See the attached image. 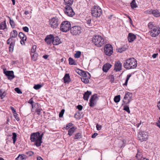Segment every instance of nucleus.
I'll return each mask as SVG.
<instances>
[{
	"mask_svg": "<svg viewBox=\"0 0 160 160\" xmlns=\"http://www.w3.org/2000/svg\"><path fill=\"white\" fill-rule=\"evenodd\" d=\"M149 29V34L152 37L158 36L160 33V28L156 26L154 23L150 22L148 24Z\"/></svg>",
	"mask_w": 160,
	"mask_h": 160,
	"instance_id": "f257e3e1",
	"label": "nucleus"
},
{
	"mask_svg": "<svg viewBox=\"0 0 160 160\" xmlns=\"http://www.w3.org/2000/svg\"><path fill=\"white\" fill-rule=\"evenodd\" d=\"M30 140L32 142H34V145L37 147L40 146L42 142V137L40 136L39 132L32 133L30 135Z\"/></svg>",
	"mask_w": 160,
	"mask_h": 160,
	"instance_id": "f03ea898",
	"label": "nucleus"
},
{
	"mask_svg": "<svg viewBox=\"0 0 160 160\" xmlns=\"http://www.w3.org/2000/svg\"><path fill=\"white\" fill-rule=\"evenodd\" d=\"M136 60L134 58H131L126 60L123 64L124 67L127 69L135 68L137 66Z\"/></svg>",
	"mask_w": 160,
	"mask_h": 160,
	"instance_id": "7ed1b4c3",
	"label": "nucleus"
},
{
	"mask_svg": "<svg viewBox=\"0 0 160 160\" xmlns=\"http://www.w3.org/2000/svg\"><path fill=\"white\" fill-rule=\"evenodd\" d=\"M92 40L93 43L97 47H101L105 43L103 37L99 35L94 36Z\"/></svg>",
	"mask_w": 160,
	"mask_h": 160,
	"instance_id": "20e7f679",
	"label": "nucleus"
},
{
	"mask_svg": "<svg viewBox=\"0 0 160 160\" xmlns=\"http://www.w3.org/2000/svg\"><path fill=\"white\" fill-rule=\"evenodd\" d=\"M102 13V11L99 7L94 6L92 8L91 14L92 16L96 18L99 17Z\"/></svg>",
	"mask_w": 160,
	"mask_h": 160,
	"instance_id": "39448f33",
	"label": "nucleus"
},
{
	"mask_svg": "<svg viewBox=\"0 0 160 160\" xmlns=\"http://www.w3.org/2000/svg\"><path fill=\"white\" fill-rule=\"evenodd\" d=\"M71 24L68 21H64L61 24L60 30L63 32H66L68 31L71 28Z\"/></svg>",
	"mask_w": 160,
	"mask_h": 160,
	"instance_id": "423d86ee",
	"label": "nucleus"
},
{
	"mask_svg": "<svg viewBox=\"0 0 160 160\" xmlns=\"http://www.w3.org/2000/svg\"><path fill=\"white\" fill-rule=\"evenodd\" d=\"M60 23L59 19L56 17L52 18L49 20V25L53 29L57 28Z\"/></svg>",
	"mask_w": 160,
	"mask_h": 160,
	"instance_id": "0eeeda50",
	"label": "nucleus"
},
{
	"mask_svg": "<svg viewBox=\"0 0 160 160\" xmlns=\"http://www.w3.org/2000/svg\"><path fill=\"white\" fill-rule=\"evenodd\" d=\"M132 93L127 92L125 94L123 102L126 105H127L132 100Z\"/></svg>",
	"mask_w": 160,
	"mask_h": 160,
	"instance_id": "6e6552de",
	"label": "nucleus"
},
{
	"mask_svg": "<svg viewBox=\"0 0 160 160\" xmlns=\"http://www.w3.org/2000/svg\"><path fill=\"white\" fill-rule=\"evenodd\" d=\"M138 139L141 142L146 141L148 137V134L147 132L143 131L140 132L138 136Z\"/></svg>",
	"mask_w": 160,
	"mask_h": 160,
	"instance_id": "1a4fd4ad",
	"label": "nucleus"
},
{
	"mask_svg": "<svg viewBox=\"0 0 160 160\" xmlns=\"http://www.w3.org/2000/svg\"><path fill=\"white\" fill-rule=\"evenodd\" d=\"M104 52L105 54L109 56H110L113 53V48L110 44H106L104 47Z\"/></svg>",
	"mask_w": 160,
	"mask_h": 160,
	"instance_id": "9d476101",
	"label": "nucleus"
},
{
	"mask_svg": "<svg viewBox=\"0 0 160 160\" xmlns=\"http://www.w3.org/2000/svg\"><path fill=\"white\" fill-rule=\"evenodd\" d=\"M64 12L69 17H72L75 14L74 12L70 6H66Z\"/></svg>",
	"mask_w": 160,
	"mask_h": 160,
	"instance_id": "9b49d317",
	"label": "nucleus"
},
{
	"mask_svg": "<svg viewBox=\"0 0 160 160\" xmlns=\"http://www.w3.org/2000/svg\"><path fill=\"white\" fill-rule=\"evenodd\" d=\"M81 30L80 27L74 26L71 28V33L73 35H76L81 33Z\"/></svg>",
	"mask_w": 160,
	"mask_h": 160,
	"instance_id": "f8f14e48",
	"label": "nucleus"
},
{
	"mask_svg": "<svg viewBox=\"0 0 160 160\" xmlns=\"http://www.w3.org/2000/svg\"><path fill=\"white\" fill-rule=\"evenodd\" d=\"M98 99L97 95L95 94L92 95L89 100V106L91 107L94 106L95 104V102Z\"/></svg>",
	"mask_w": 160,
	"mask_h": 160,
	"instance_id": "ddd939ff",
	"label": "nucleus"
},
{
	"mask_svg": "<svg viewBox=\"0 0 160 160\" xmlns=\"http://www.w3.org/2000/svg\"><path fill=\"white\" fill-rule=\"evenodd\" d=\"M4 73L7 76L8 79L11 80L14 78L13 72L12 71H6V69H4Z\"/></svg>",
	"mask_w": 160,
	"mask_h": 160,
	"instance_id": "4468645a",
	"label": "nucleus"
},
{
	"mask_svg": "<svg viewBox=\"0 0 160 160\" xmlns=\"http://www.w3.org/2000/svg\"><path fill=\"white\" fill-rule=\"evenodd\" d=\"M45 41L48 44H50L54 42V37L52 34L47 35L45 39Z\"/></svg>",
	"mask_w": 160,
	"mask_h": 160,
	"instance_id": "2eb2a0df",
	"label": "nucleus"
},
{
	"mask_svg": "<svg viewBox=\"0 0 160 160\" xmlns=\"http://www.w3.org/2000/svg\"><path fill=\"white\" fill-rule=\"evenodd\" d=\"M122 64L119 61L115 62L114 70L116 72L119 71L122 69Z\"/></svg>",
	"mask_w": 160,
	"mask_h": 160,
	"instance_id": "dca6fc26",
	"label": "nucleus"
},
{
	"mask_svg": "<svg viewBox=\"0 0 160 160\" xmlns=\"http://www.w3.org/2000/svg\"><path fill=\"white\" fill-rule=\"evenodd\" d=\"M149 13L152 14L153 16L156 17H158L160 16V12L157 10H151L149 11Z\"/></svg>",
	"mask_w": 160,
	"mask_h": 160,
	"instance_id": "f3484780",
	"label": "nucleus"
},
{
	"mask_svg": "<svg viewBox=\"0 0 160 160\" xmlns=\"http://www.w3.org/2000/svg\"><path fill=\"white\" fill-rule=\"evenodd\" d=\"M136 36L134 34L130 33L128 36V39L129 42H132L136 39Z\"/></svg>",
	"mask_w": 160,
	"mask_h": 160,
	"instance_id": "a211bd4d",
	"label": "nucleus"
},
{
	"mask_svg": "<svg viewBox=\"0 0 160 160\" xmlns=\"http://www.w3.org/2000/svg\"><path fill=\"white\" fill-rule=\"evenodd\" d=\"M112 65L109 63H107L104 64L102 68L103 71L104 72H107L111 67Z\"/></svg>",
	"mask_w": 160,
	"mask_h": 160,
	"instance_id": "6ab92c4d",
	"label": "nucleus"
},
{
	"mask_svg": "<svg viewBox=\"0 0 160 160\" xmlns=\"http://www.w3.org/2000/svg\"><path fill=\"white\" fill-rule=\"evenodd\" d=\"M92 94L91 91H87L83 95V98L84 100L88 101L89 97Z\"/></svg>",
	"mask_w": 160,
	"mask_h": 160,
	"instance_id": "aec40b11",
	"label": "nucleus"
},
{
	"mask_svg": "<svg viewBox=\"0 0 160 160\" xmlns=\"http://www.w3.org/2000/svg\"><path fill=\"white\" fill-rule=\"evenodd\" d=\"M63 79L65 83H69L70 82L71 80L69 74H65L63 78Z\"/></svg>",
	"mask_w": 160,
	"mask_h": 160,
	"instance_id": "412c9836",
	"label": "nucleus"
},
{
	"mask_svg": "<svg viewBox=\"0 0 160 160\" xmlns=\"http://www.w3.org/2000/svg\"><path fill=\"white\" fill-rule=\"evenodd\" d=\"M80 76L83 77V78L88 77L89 78H90V75L89 73L82 70Z\"/></svg>",
	"mask_w": 160,
	"mask_h": 160,
	"instance_id": "4be33fe9",
	"label": "nucleus"
},
{
	"mask_svg": "<svg viewBox=\"0 0 160 160\" xmlns=\"http://www.w3.org/2000/svg\"><path fill=\"white\" fill-rule=\"evenodd\" d=\"M32 60L35 61H36L38 58V54L37 53H34L32 54H31Z\"/></svg>",
	"mask_w": 160,
	"mask_h": 160,
	"instance_id": "5701e85b",
	"label": "nucleus"
},
{
	"mask_svg": "<svg viewBox=\"0 0 160 160\" xmlns=\"http://www.w3.org/2000/svg\"><path fill=\"white\" fill-rule=\"evenodd\" d=\"M76 129V128L74 127L71 128L68 131V135L70 136H72L74 132Z\"/></svg>",
	"mask_w": 160,
	"mask_h": 160,
	"instance_id": "b1692460",
	"label": "nucleus"
},
{
	"mask_svg": "<svg viewBox=\"0 0 160 160\" xmlns=\"http://www.w3.org/2000/svg\"><path fill=\"white\" fill-rule=\"evenodd\" d=\"M65 4L66 6H70L73 3V0H64Z\"/></svg>",
	"mask_w": 160,
	"mask_h": 160,
	"instance_id": "393cba45",
	"label": "nucleus"
},
{
	"mask_svg": "<svg viewBox=\"0 0 160 160\" xmlns=\"http://www.w3.org/2000/svg\"><path fill=\"white\" fill-rule=\"evenodd\" d=\"M55 42H54H54H53L54 45H57L61 43L60 39L57 37L55 38Z\"/></svg>",
	"mask_w": 160,
	"mask_h": 160,
	"instance_id": "a878e982",
	"label": "nucleus"
},
{
	"mask_svg": "<svg viewBox=\"0 0 160 160\" xmlns=\"http://www.w3.org/2000/svg\"><path fill=\"white\" fill-rule=\"evenodd\" d=\"M69 64L70 65H76L77 64V63L72 58L70 57L69 58Z\"/></svg>",
	"mask_w": 160,
	"mask_h": 160,
	"instance_id": "bb28decb",
	"label": "nucleus"
},
{
	"mask_svg": "<svg viewBox=\"0 0 160 160\" xmlns=\"http://www.w3.org/2000/svg\"><path fill=\"white\" fill-rule=\"evenodd\" d=\"M82 136L80 133H78L76 134L74 137V139H79L82 138Z\"/></svg>",
	"mask_w": 160,
	"mask_h": 160,
	"instance_id": "cd10ccee",
	"label": "nucleus"
},
{
	"mask_svg": "<svg viewBox=\"0 0 160 160\" xmlns=\"http://www.w3.org/2000/svg\"><path fill=\"white\" fill-rule=\"evenodd\" d=\"M18 35L17 31L15 30H13L11 32L10 35L12 38H15Z\"/></svg>",
	"mask_w": 160,
	"mask_h": 160,
	"instance_id": "c85d7f7f",
	"label": "nucleus"
},
{
	"mask_svg": "<svg viewBox=\"0 0 160 160\" xmlns=\"http://www.w3.org/2000/svg\"><path fill=\"white\" fill-rule=\"evenodd\" d=\"M6 27V25L5 21L3 22H2L0 24V28L1 29L4 30L5 29Z\"/></svg>",
	"mask_w": 160,
	"mask_h": 160,
	"instance_id": "c756f323",
	"label": "nucleus"
},
{
	"mask_svg": "<svg viewBox=\"0 0 160 160\" xmlns=\"http://www.w3.org/2000/svg\"><path fill=\"white\" fill-rule=\"evenodd\" d=\"M127 48L124 47H122L117 49V51L119 52L122 53L126 50Z\"/></svg>",
	"mask_w": 160,
	"mask_h": 160,
	"instance_id": "7c9ffc66",
	"label": "nucleus"
},
{
	"mask_svg": "<svg viewBox=\"0 0 160 160\" xmlns=\"http://www.w3.org/2000/svg\"><path fill=\"white\" fill-rule=\"evenodd\" d=\"M132 8H136L137 7L135 0H132L130 3Z\"/></svg>",
	"mask_w": 160,
	"mask_h": 160,
	"instance_id": "2f4dec72",
	"label": "nucleus"
},
{
	"mask_svg": "<svg viewBox=\"0 0 160 160\" xmlns=\"http://www.w3.org/2000/svg\"><path fill=\"white\" fill-rule=\"evenodd\" d=\"M88 77L82 78H81V80L82 82L85 83H88L89 82V80Z\"/></svg>",
	"mask_w": 160,
	"mask_h": 160,
	"instance_id": "473e14b6",
	"label": "nucleus"
},
{
	"mask_svg": "<svg viewBox=\"0 0 160 160\" xmlns=\"http://www.w3.org/2000/svg\"><path fill=\"white\" fill-rule=\"evenodd\" d=\"M120 99V95H118L115 97L114 98V101L115 102H119Z\"/></svg>",
	"mask_w": 160,
	"mask_h": 160,
	"instance_id": "72a5a7b5",
	"label": "nucleus"
},
{
	"mask_svg": "<svg viewBox=\"0 0 160 160\" xmlns=\"http://www.w3.org/2000/svg\"><path fill=\"white\" fill-rule=\"evenodd\" d=\"M6 95V93L5 91H3L1 90H0V97L2 99Z\"/></svg>",
	"mask_w": 160,
	"mask_h": 160,
	"instance_id": "f704fd0d",
	"label": "nucleus"
},
{
	"mask_svg": "<svg viewBox=\"0 0 160 160\" xmlns=\"http://www.w3.org/2000/svg\"><path fill=\"white\" fill-rule=\"evenodd\" d=\"M37 48V46L36 45H33L32 46V48L31 49V54L34 53L36 52V49Z\"/></svg>",
	"mask_w": 160,
	"mask_h": 160,
	"instance_id": "c9c22d12",
	"label": "nucleus"
},
{
	"mask_svg": "<svg viewBox=\"0 0 160 160\" xmlns=\"http://www.w3.org/2000/svg\"><path fill=\"white\" fill-rule=\"evenodd\" d=\"M123 110L127 112L128 113H130V110L128 106L126 104L124 106Z\"/></svg>",
	"mask_w": 160,
	"mask_h": 160,
	"instance_id": "e433bc0d",
	"label": "nucleus"
},
{
	"mask_svg": "<svg viewBox=\"0 0 160 160\" xmlns=\"http://www.w3.org/2000/svg\"><path fill=\"white\" fill-rule=\"evenodd\" d=\"M22 35H21V41H26L27 39V37L26 36H24V34L22 32H21Z\"/></svg>",
	"mask_w": 160,
	"mask_h": 160,
	"instance_id": "4c0bfd02",
	"label": "nucleus"
},
{
	"mask_svg": "<svg viewBox=\"0 0 160 160\" xmlns=\"http://www.w3.org/2000/svg\"><path fill=\"white\" fill-rule=\"evenodd\" d=\"M12 139H13V142L14 144L16 140L17 134L15 132H13L12 133Z\"/></svg>",
	"mask_w": 160,
	"mask_h": 160,
	"instance_id": "58836bf2",
	"label": "nucleus"
},
{
	"mask_svg": "<svg viewBox=\"0 0 160 160\" xmlns=\"http://www.w3.org/2000/svg\"><path fill=\"white\" fill-rule=\"evenodd\" d=\"M131 75L130 74L128 75L127 76V78L125 81V82L123 84V85H127L128 80L129 78L131 77Z\"/></svg>",
	"mask_w": 160,
	"mask_h": 160,
	"instance_id": "ea45409f",
	"label": "nucleus"
},
{
	"mask_svg": "<svg viewBox=\"0 0 160 160\" xmlns=\"http://www.w3.org/2000/svg\"><path fill=\"white\" fill-rule=\"evenodd\" d=\"M81 55V52L78 51H77L76 53L75 54L74 57L76 58H79Z\"/></svg>",
	"mask_w": 160,
	"mask_h": 160,
	"instance_id": "a19ab883",
	"label": "nucleus"
},
{
	"mask_svg": "<svg viewBox=\"0 0 160 160\" xmlns=\"http://www.w3.org/2000/svg\"><path fill=\"white\" fill-rule=\"evenodd\" d=\"M42 87V86L39 84L35 85L34 87L33 88L36 90H38L40 88Z\"/></svg>",
	"mask_w": 160,
	"mask_h": 160,
	"instance_id": "79ce46f5",
	"label": "nucleus"
},
{
	"mask_svg": "<svg viewBox=\"0 0 160 160\" xmlns=\"http://www.w3.org/2000/svg\"><path fill=\"white\" fill-rule=\"evenodd\" d=\"M13 49V42L11 43L9 47V51L10 52H12Z\"/></svg>",
	"mask_w": 160,
	"mask_h": 160,
	"instance_id": "37998d69",
	"label": "nucleus"
},
{
	"mask_svg": "<svg viewBox=\"0 0 160 160\" xmlns=\"http://www.w3.org/2000/svg\"><path fill=\"white\" fill-rule=\"evenodd\" d=\"M72 125L73 124L72 123L70 122L66 125L65 128L66 129H68L70 127L72 126Z\"/></svg>",
	"mask_w": 160,
	"mask_h": 160,
	"instance_id": "c03bdc74",
	"label": "nucleus"
},
{
	"mask_svg": "<svg viewBox=\"0 0 160 160\" xmlns=\"http://www.w3.org/2000/svg\"><path fill=\"white\" fill-rule=\"evenodd\" d=\"M64 112V109H62L61 110V111L60 112L59 114V117L60 118H61L63 116Z\"/></svg>",
	"mask_w": 160,
	"mask_h": 160,
	"instance_id": "a18cd8bd",
	"label": "nucleus"
},
{
	"mask_svg": "<svg viewBox=\"0 0 160 160\" xmlns=\"http://www.w3.org/2000/svg\"><path fill=\"white\" fill-rule=\"evenodd\" d=\"M42 109L40 108H37L36 110V112L38 115H40L41 113V111H42Z\"/></svg>",
	"mask_w": 160,
	"mask_h": 160,
	"instance_id": "49530a36",
	"label": "nucleus"
},
{
	"mask_svg": "<svg viewBox=\"0 0 160 160\" xmlns=\"http://www.w3.org/2000/svg\"><path fill=\"white\" fill-rule=\"evenodd\" d=\"M27 158V156L24 154H21V160L25 159Z\"/></svg>",
	"mask_w": 160,
	"mask_h": 160,
	"instance_id": "de8ad7c7",
	"label": "nucleus"
},
{
	"mask_svg": "<svg viewBox=\"0 0 160 160\" xmlns=\"http://www.w3.org/2000/svg\"><path fill=\"white\" fill-rule=\"evenodd\" d=\"M22 29L23 30L26 32H28L29 31L28 28L26 26L23 27Z\"/></svg>",
	"mask_w": 160,
	"mask_h": 160,
	"instance_id": "09e8293b",
	"label": "nucleus"
},
{
	"mask_svg": "<svg viewBox=\"0 0 160 160\" xmlns=\"http://www.w3.org/2000/svg\"><path fill=\"white\" fill-rule=\"evenodd\" d=\"M10 23L11 26L12 27H14V22L13 20H11L10 19V21H9Z\"/></svg>",
	"mask_w": 160,
	"mask_h": 160,
	"instance_id": "8fccbe9b",
	"label": "nucleus"
},
{
	"mask_svg": "<svg viewBox=\"0 0 160 160\" xmlns=\"http://www.w3.org/2000/svg\"><path fill=\"white\" fill-rule=\"evenodd\" d=\"M28 103L32 104V108H33V101L32 100V98H31L28 101Z\"/></svg>",
	"mask_w": 160,
	"mask_h": 160,
	"instance_id": "3c124183",
	"label": "nucleus"
},
{
	"mask_svg": "<svg viewBox=\"0 0 160 160\" xmlns=\"http://www.w3.org/2000/svg\"><path fill=\"white\" fill-rule=\"evenodd\" d=\"M97 129L98 130H100L101 129V126L98 124H97L96 126Z\"/></svg>",
	"mask_w": 160,
	"mask_h": 160,
	"instance_id": "603ef678",
	"label": "nucleus"
},
{
	"mask_svg": "<svg viewBox=\"0 0 160 160\" xmlns=\"http://www.w3.org/2000/svg\"><path fill=\"white\" fill-rule=\"evenodd\" d=\"M82 70H81L79 69H77L76 70V72L80 75L82 73Z\"/></svg>",
	"mask_w": 160,
	"mask_h": 160,
	"instance_id": "864d4df0",
	"label": "nucleus"
},
{
	"mask_svg": "<svg viewBox=\"0 0 160 160\" xmlns=\"http://www.w3.org/2000/svg\"><path fill=\"white\" fill-rule=\"evenodd\" d=\"M14 116L15 118H16L17 121H19V117H18L17 115L18 114L16 112L15 113H13Z\"/></svg>",
	"mask_w": 160,
	"mask_h": 160,
	"instance_id": "5fc2aeb1",
	"label": "nucleus"
},
{
	"mask_svg": "<svg viewBox=\"0 0 160 160\" xmlns=\"http://www.w3.org/2000/svg\"><path fill=\"white\" fill-rule=\"evenodd\" d=\"M157 126L160 128V117L159 118L158 122L156 123Z\"/></svg>",
	"mask_w": 160,
	"mask_h": 160,
	"instance_id": "6e6d98bb",
	"label": "nucleus"
},
{
	"mask_svg": "<svg viewBox=\"0 0 160 160\" xmlns=\"http://www.w3.org/2000/svg\"><path fill=\"white\" fill-rule=\"evenodd\" d=\"M15 91L18 93H20V89L18 88H15L14 89Z\"/></svg>",
	"mask_w": 160,
	"mask_h": 160,
	"instance_id": "4d7b16f0",
	"label": "nucleus"
},
{
	"mask_svg": "<svg viewBox=\"0 0 160 160\" xmlns=\"http://www.w3.org/2000/svg\"><path fill=\"white\" fill-rule=\"evenodd\" d=\"M77 108L79 110L81 111L82 109V106L81 105H78L77 106Z\"/></svg>",
	"mask_w": 160,
	"mask_h": 160,
	"instance_id": "13d9d810",
	"label": "nucleus"
},
{
	"mask_svg": "<svg viewBox=\"0 0 160 160\" xmlns=\"http://www.w3.org/2000/svg\"><path fill=\"white\" fill-rule=\"evenodd\" d=\"M98 135V134L96 132H95L93 133V134L92 135V138H94L96 137Z\"/></svg>",
	"mask_w": 160,
	"mask_h": 160,
	"instance_id": "bf43d9fd",
	"label": "nucleus"
},
{
	"mask_svg": "<svg viewBox=\"0 0 160 160\" xmlns=\"http://www.w3.org/2000/svg\"><path fill=\"white\" fill-rule=\"evenodd\" d=\"M10 108H11V110L12 111V112L13 113H15L16 112V110H15V109H14V108L13 107H10Z\"/></svg>",
	"mask_w": 160,
	"mask_h": 160,
	"instance_id": "052dcab7",
	"label": "nucleus"
},
{
	"mask_svg": "<svg viewBox=\"0 0 160 160\" xmlns=\"http://www.w3.org/2000/svg\"><path fill=\"white\" fill-rule=\"evenodd\" d=\"M11 38H9L7 41V44H9L11 43H10V42H11Z\"/></svg>",
	"mask_w": 160,
	"mask_h": 160,
	"instance_id": "680f3d73",
	"label": "nucleus"
},
{
	"mask_svg": "<svg viewBox=\"0 0 160 160\" xmlns=\"http://www.w3.org/2000/svg\"><path fill=\"white\" fill-rule=\"evenodd\" d=\"M158 54V53L154 54L152 56V57H153L154 58H156Z\"/></svg>",
	"mask_w": 160,
	"mask_h": 160,
	"instance_id": "e2e57ef3",
	"label": "nucleus"
},
{
	"mask_svg": "<svg viewBox=\"0 0 160 160\" xmlns=\"http://www.w3.org/2000/svg\"><path fill=\"white\" fill-rule=\"evenodd\" d=\"M91 19H88L87 21V24H88L89 25H90L91 23Z\"/></svg>",
	"mask_w": 160,
	"mask_h": 160,
	"instance_id": "0e129e2a",
	"label": "nucleus"
},
{
	"mask_svg": "<svg viewBox=\"0 0 160 160\" xmlns=\"http://www.w3.org/2000/svg\"><path fill=\"white\" fill-rule=\"evenodd\" d=\"M140 160H149L147 158H146L142 157L141 158Z\"/></svg>",
	"mask_w": 160,
	"mask_h": 160,
	"instance_id": "69168bd1",
	"label": "nucleus"
},
{
	"mask_svg": "<svg viewBox=\"0 0 160 160\" xmlns=\"http://www.w3.org/2000/svg\"><path fill=\"white\" fill-rule=\"evenodd\" d=\"M37 160H43V159L40 156H38L37 157Z\"/></svg>",
	"mask_w": 160,
	"mask_h": 160,
	"instance_id": "338daca9",
	"label": "nucleus"
},
{
	"mask_svg": "<svg viewBox=\"0 0 160 160\" xmlns=\"http://www.w3.org/2000/svg\"><path fill=\"white\" fill-rule=\"evenodd\" d=\"M48 57V56L47 55H45L43 56V58L45 59H47Z\"/></svg>",
	"mask_w": 160,
	"mask_h": 160,
	"instance_id": "774afa93",
	"label": "nucleus"
}]
</instances>
